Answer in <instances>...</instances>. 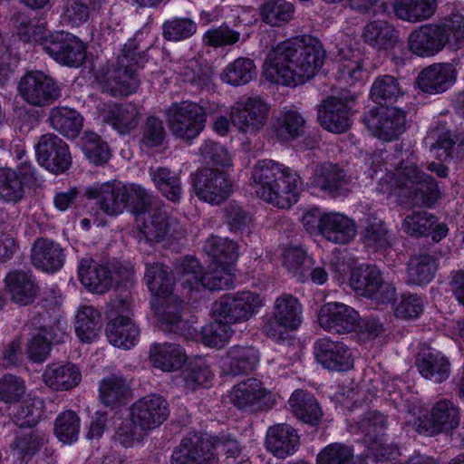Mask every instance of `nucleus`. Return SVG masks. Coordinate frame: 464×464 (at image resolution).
<instances>
[{
	"label": "nucleus",
	"instance_id": "nucleus-1",
	"mask_svg": "<svg viewBox=\"0 0 464 464\" xmlns=\"http://www.w3.org/2000/svg\"><path fill=\"white\" fill-rule=\"evenodd\" d=\"M319 40L310 34L278 44L266 60L267 73L284 85H297L313 79L317 73Z\"/></svg>",
	"mask_w": 464,
	"mask_h": 464
},
{
	"label": "nucleus",
	"instance_id": "nucleus-2",
	"mask_svg": "<svg viewBox=\"0 0 464 464\" xmlns=\"http://www.w3.org/2000/svg\"><path fill=\"white\" fill-rule=\"evenodd\" d=\"M385 176L377 187L378 192L394 198L401 205L411 207L424 205L437 197L438 187L434 179L422 173L412 159L401 161L399 168L385 162Z\"/></svg>",
	"mask_w": 464,
	"mask_h": 464
},
{
	"label": "nucleus",
	"instance_id": "nucleus-3",
	"mask_svg": "<svg viewBox=\"0 0 464 464\" xmlns=\"http://www.w3.org/2000/svg\"><path fill=\"white\" fill-rule=\"evenodd\" d=\"M252 179L259 198L279 208L287 209L299 198L298 176L290 168L272 160L257 162Z\"/></svg>",
	"mask_w": 464,
	"mask_h": 464
},
{
	"label": "nucleus",
	"instance_id": "nucleus-4",
	"mask_svg": "<svg viewBox=\"0 0 464 464\" xmlns=\"http://www.w3.org/2000/svg\"><path fill=\"white\" fill-rule=\"evenodd\" d=\"M143 60L136 41L129 40L115 63L102 75L103 92L114 97L127 96L134 92L140 83L137 70Z\"/></svg>",
	"mask_w": 464,
	"mask_h": 464
},
{
	"label": "nucleus",
	"instance_id": "nucleus-5",
	"mask_svg": "<svg viewBox=\"0 0 464 464\" xmlns=\"http://www.w3.org/2000/svg\"><path fill=\"white\" fill-rule=\"evenodd\" d=\"M166 116L172 135L188 143L199 136L207 122L206 109L190 101L172 103L167 109Z\"/></svg>",
	"mask_w": 464,
	"mask_h": 464
},
{
	"label": "nucleus",
	"instance_id": "nucleus-6",
	"mask_svg": "<svg viewBox=\"0 0 464 464\" xmlns=\"http://www.w3.org/2000/svg\"><path fill=\"white\" fill-rule=\"evenodd\" d=\"M78 275L81 283L97 294H104L113 286L131 283L129 270L122 266L99 264L90 256L81 260Z\"/></svg>",
	"mask_w": 464,
	"mask_h": 464
},
{
	"label": "nucleus",
	"instance_id": "nucleus-7",
	"mask_svg": "<svg viewBox=\"0 0 464 464\" xmlns=\"http://www.w3.org/2000/svg\"><path fill=\"white\" fill-rule=\"evenodd\" d=\"M349 285L357 295L371 298L378 303L394 300L395 287L383 280L382 272L372 265L361 264L351 271Z\"/></svg>",
	"mask_w": 464,
	"mask_h": 464
},
{
	"label": "nucleus",
	"instance_id": "nucleus-8",
	"mask_svg": "<svg viewBox=\"0 0 464 464\" xmlns=\"http://www.w3.org/2000/svg\"><path fill=\"white\" fill-rule=\"evenodd\" d=\"M130 303L126 298L113 300L106 312L110 322L106 334L111 344L130 349L135 344L140 331L130 316Z\"/></svg>",
	"mask_w": 464,
	"mask_h": 464
},
{
	"label": "nucleus",
	"instance_id": "nucleus-9",
	"mask_svg": "<svg viewBox=\"0 0 464 464\" xmlns=\"http://www.w3.org/2000/svg\"><path fill=\"white\" fill-rule=\"evenodd\" d=\"M190 177L196 196L212 205H220L233 192V183L224 170L203 168L192 173Z\"/></svg>",
	"mask_w": 464,
	"mask_h": 464
},
{
	"label": "nucleus",
	"instance_id": "nucleus-10",
	"mask_svg": "<svg viewBox=\"0 0 464 464\" xmlns=\"http://www.w3.org/2000/svg\"><path fill=\"white\" fill-rule=\"evenodd\" d=\"M17 90L22 99L34 107L50 106L61 97L56 81L42 71L27 72L20 79Z\"/></svg>",
	"mask_w": 464,
	"mask_h": 464
},
{
	"label": "nucleus",
	"instance_id": "nucleus-11",
	"mask_svg": "<svg viewBox=\"0 0 464 464\" xmlns=\"http://www.w3.org/2000/svg\"><path fill=\"white\" fill-rule=\"evenodd\" d=\"M38 163L58 175L70 169L72 162L68 144L53 133L44 134L35 145Z\"/></svg>",
	"mask_w": 464,
	"mask_h": 464
},
{
	"label": "nucleus",
	"instance_id": "nucleus-12",
	"mask_svg": "<svg viewBox=\"0 0 464 464\" xmlns=\"http://www.w3.org/2000/svg\"><path fill=\"white\" fill-rule=\"evenodd\" d=\"M262 305V299L257 294L244 291L221 297L215 304V314L227 323H243L249 320Z\"/></svg>",
	"mask_w": 464,
	"mask_h": 464
},
{
	"label": "nucleus",
	"instance_id": "nucleus-13",
	"mask_svg": "<svg viewBox=\"0 0 464 464\" xmlns=\"http://www.w3.org/2000/svg\"><path fill=\"white\" fill-rule=\"evenodd\" d=\"M46 53L67 66L79 67L85 60V46L76 36L57 32L46 37L42 43Z\"/></svg>",
	"mask_w": 464,
	"mask_h": 464
},
{
	"label": "nucleus",
	"instance_id": "nucleus-14",
	"mask_svg": "<svg viewBox=\"0 0 464 464\" xmlns=\"http://www.w3.org/2000/svg\"><path fill=\"white\" fill-rule=\"evenodd\" d=\"M267 103L259 96L241 98L231 110V122L241 132L252 133L266 124Z\"/></svg>",
	"mask_w": 464,
	"mask_h": 464
},
{
	"label": "nucleus",
	"instance_id": "nucleus-15",
	"mask_svg": "<svg viewBox=\"0 0 464 464\" xmlns=\"http://www.w3.org/2000/svg\"><path fill=\"white\" fill-rule=\"evenodd\" d=\"M169 415V405L159 394H150L139 399L130 407V417L142 431L160 426Z\"/></svg>",
	"mask_w": 464,
	"mask_h": 464
},
{
	"label": "nucleus",
	"instance_id": "nucleus-16",
	"mask_svg": "<svg viewBox=\"0 0 464 464\" xmlns=\"http://www.w3.org/2000/svg\"><path fill=\"white\" fill-rule=\"evenodd\" d=\"M405 113L395 107H381L364 117L369 130L380 140H392L405 130Z\"/></svg>",
	"mask_w": 464,
	"mask_h": 464
},
{
	"label": "nucleus",
	"instance_id": "nucleus-17",
	"mask_svg": "<svg viewBox=\"0 0 464 464\" xmlns=\"http://www.w3.org/2000/svg\"><path fill=\"white\" fill-rule=\"evenodd\" d=\"M415 424L419 432L430 436L453 430L459 424V410L452 401L441 399L432 406L430 412L419 417Z\"/></svg>",
	"mask_w": 464,
	"mask_h": 464
},
{
	"label": "nucleus",
	"instance_id": "nucleus-18",
	"mask_svg": "<svg viewBox=\"0 0 464 464\" xmlns=\"http://www.w3.org/2000/svg\"><path fill=\"white\" fill-rule=\"evenodd\" d=\"M301 305L291 295H283L275 302L274 318L266 326V334L277 340L285 339L282 330H295L301 323Z\"/></svg>",
	"mask_w": 464,
	"mask_h": 464
},
{
	"label": "nucleus",
	"instance_id": "nucleus-19",
	"mask_svg": "<svg viewBox=\"0 0 464 464\" xmlns=\"http://www.w3.org/2000/svg\"><path fill=\"white\" fill-rule=\"evenodd\" d=\"M230 401L238 409L257 411L272 405V395L255 378L245 380L236 385L230 392Z\"/></svg>",
	"mask_w": 464,
	"mask_h": 464
},
{
	"label": "nucleus",
	"instance_id": "nucleus-20",
	"mask_svg": "<svg viewBox=\"0 0 464 464\" xmlns=\"http://www.w3.org/2000/svg\"><path fill=\"white\" fill-rule=\"evenodd\" d=\"M162 206L136 218L139 234L149 243L163 242L174 233L173 226L177 221L169 217Z\"/></svg>",
	"mask_w": 464,
	"mask_h": 464
},
{
	"label": "nucleus",
	"instance_id": "nucleus-21",
	"mask_svg": "<svg viewBox=\"0 0 464 464\" xmlns=\"http://www.w3.org/2000/svg\"><path fill=\"white\" fill-rule=\"evenodd\" d=\"M19 171L0 168V199L5 203L16 204L25 197L24 179H35L34 169L27 161L21 163Z\"/></svg>",
	"mask_w": 464,
	"mask_h": 464
},
{
	"label": "nucleus",
	"instance_id": "nucleus-22",
	"mask_svg": "<svg viewBox=\"0 0 464 464\" xmlns=\"http://www.w3.org/2000/svg\"><path fill=\"white\" fill-rule=\"evenodd\" d=\"M408 43L411 53L418 56L430 57L444 48L447 37L440 24H428L412 31L409 35Z\"/></svg>",
	"mask_w": 464,
	"mask_h": 464
},
{
	"label": "nucleus",
	"instance_id": "nucleus-23",
	"mask_svg": "<svg viewBox=\"0 0 464 464\" xmlns=\"http://www.w3.org/2000/svg\"><path fill=\"white\" fill-rule=\"evenodd\" d=\"M84 195L97 199L101 210L109 216L121 213L127 207V187L120 182H106L97 188H88Z\"/></svg>",
	"mask_w": 464,
	"mask_h": 464
},
{
	"label": "nucleus",
	"instance_id": "nucleus-24",
	"mask_svg": "<svg viewBox=\"0 0 464 464\" xmlns=\"http://www.w3.org/2000/svg\"><path fill=\"white\" fill-rule=\"evenodd\" d=\"M358 319V313L344 304L328 303L321 307V327L328 332H351L356 327Z\"/></svg>",
	"mask_w": 464,
	"mask_h": 464
},
{
	"label": "nucleus",
	"instance_id": "nucleus-25",
	"mask_svg": "<svg viewBox=\"0 0 464 464\" xmlns=\"http://www.w3.org/2000/svg\"><path fill=\"white\" fill-rule=\"evenodd\" d=\"M401 228L411 237H431L432 240L437 242L448 233L447 226L439 223L436 217L427 211H415L406 216Z\"/></svg>",
	"mask_w": 464,
	"mask_h": 464
},
{
	"label": "nucleus",
	"instance_id": "nucleus-26",
	"mask_svg": "<svg viewBox=\"0 0 464 464\" xmlns=\"http://www.w3.org/2000/svg\"><path fill=\"white\" fill-rule=\"evenodd\" d=\"M31 260L36 268L53 273L63 267L65 254L58 243L46 237H40L33 244Z\"/></svg>",
	"mask_w": 464,
	"mask_h": 464
},
{
	"label": "nucleus",
	"instance_id": "nucleus-27",
	"mask_svg": "<svg viewBox=\"0 0 464 464\" xmlns=\"http://www.w3.org/2000/svg\"><path fill=\"white\" fill-rule=\"evenodd\" d=\"M209 443L198 434H189L175 448L171 464H210Z\"/></svg>",
	"mask_w": 464,
	"mask_h": 464
},
{
	"label": "nucleus",
	"instance_id": "nucleus-28",
	"mask_svg": "<svg viewBox=\"0 0 464 464\" xmlns=\"http://www.w3.org/2000/svg\"><path fill=\"white\" fill-rule=\"evenodd\" d=\"M456 80V72L450 64L435 63L423 69L417 79L419 88L436 94L447 91Z\"/></svg>",
	"mask_w": 464,
	"mask_h": 464
},
{
	"label": "nucleus",
	"instance_id": "nucleus-29",
	"mask_svg": "<svg viewBox=\"0 0 464 464\" xmlns=\"http://www.w3.org/2000/svg\"><path fill=\"white\" fill-rule=\"evenodd\" d=\"M266 446L274 456L285 459L297 450L299 436L290 425L276 424L267 430Z\"/></svg>",
	"mask_w": 464,
	"mask_h": 464
},
{
	"label": "nucleus",
	"instance_id": "nucleus-30",
	"mask_svg": "<svg viewBox=\"0 0 464 464\" xmlns=\"http://www.w3.org/2000/svg\"><path fill=\"white\" fill-rule=\"evenodd\" d=\"M355 233V225L347 217L339 213L321 215V235L327 240L346 244L354 237Z\"/></svg>",
	"mask_w": 464,
	"mask_h": 464
},
{
	"label": "nucleus",
	"instance_id": "nucleus-31",
	"mask_svg": "<svg viewBox=\"0 0 464 464\" xmlns=\"http://www.w3.org/2000/svg\"><path fill=\"white\" fill-rule=\"evenodd\" d=\"M140 120V110L133 102L114 103L104 114V121L121 134L130 133L137 128Z\"/></svg>",
	"mask_w": 464,
	"mask_h": 464
},
{
	"label": "nucleus",
	"instance_id": "nucleus-32",
	"mask_svg": "<svg viewBox=\"0 0 464 464\" xmlns=\"http://www.w3.org/2000/svg\"><path fill=\"white\" fill-rule=\"evenodd\" d=\"M352 101L330 97L324 102L321 125L334 133L345 131L349 126V111Z\"/></svg>",
	"mask_w": 464,
	"mask_h": 464
},
{
	"label": "nucleus",
	"instance_id": "nucleus-33",
	"mask_svg": "<svg viewBox=\"0 0 464 464\" xmlns=\"http://www.w3.org/2000/svg\"><path fill=\"white\" fill-rule=\"evenodd\" d=\"M362 39L378 51L390 50L399 42V32L388 22L374 20L363 27Z\"/></svg>",
	"mask_w": 464,
	"mask_h": 464
},
{
	"label": "nucleus",
	"instance_id": "nucleus-34",
	"mask_svg": "<svg viewBox=\"0 0 464 464\" xmlns=\"http://www.w3.org/2000/svg\"><path fill=\"white\" fill-rule=\"evenodd\" d=\"M48 121L54 130L67 139L76 138L83 126V117L80 112L66 106L52 108Z\"/></svg>",
	"mask_w": 464,
	"mask_h": 464
},
{
	"label": "nucleus",
	"instance_id": "nucleus-35",
	"mask_svg": "<svg viewBox=\"0 0 464 464\" xmlns=\"http://www.w3.org/2000/svg\"><path fill=\"white\" fill-rule=\"evenodd\" d=\"M150 360L154 367L171 372L182 367L187 361V355L179 344L153 343L150 348Z\"/></svg>",
	"mask_w": 464,
	"mask_h": 464
},
{
	"label": "nucleus",
	"instance_id": "nucleus-36",
	"mask_svg": "<svg viewBox=\"0 0 464 464\" xmlns=\"http://www.w3.org/2000/svg\"><path fill=\"white\" fill-rule=\"evenodd\" d=\"M258 360V353L252 346H234L224 359L223 370L232 376L246 374L256 368Z\"/></svg>",
	"mask_w": 464,
	"mask_h": 464
},
{
	"label": "nucleus",
	"instance_id": "nucleus-37",
	"mask_svg": "<svg viewBox=\"0 0 464 464\" xmlns=\"http://www.w3.org/2000/svg\"><path fill=\"white\" fill-rule=\"evenodd\" d=\"M203 250L212 258V265L222 269H230L238 257L237 243L217 236L206 240Z\"/></svg>",
	"mask_w": 464,
	"mask_h": 464
},
{
	"label": "nucleus",
	"instance_id": "nucleus-38",
	"mask_svg": "<svg viewBox=\"0 0 464 464\" xmlns=\"http://www.w3.org/2000/svg\"><path fill=\"white\" fill-rule=\"evenodd\" d=\"M417 367L425 379L436 383L446 381L450 374V363L440 352H422L417 359Z\"/></svg>",
	"mask_w": 464,
	"mask_h": 464
},
{
	"label": "nucleus",
	"instance_id": "nucleus-39",
	"mask_svg": "<svg viewBox=\"0 0 464 464\" xmlns=\"http://www.w3.org/2000/svg\"><path fill=\"white\" fill-rule=\"evenodd\" d=\"M437 268V260L433 255L426 251L420 252L408 262L407 281L414 285H427L434 278Z\"/></svg>",
	"mask_w": 464,
	"mask_h": 464
},
{
	"label": "nucleus",
	"instance_id": "nucleus-40",
	"mask_svg": "<svg viewBox=\"0 0 464 464\" xmlns=\"http://www.w3.org/2000/svg\"><path fill=\"white\" fill-rule=\"evenodd\" d=\"M283 265L302 282H305L308 277L314 283L319 281L318 268L313 267L314 261L297 246L288 247L284 251Z\"/></svg>",
	"mask_w": 464,
	"mask_h": 464
},
{
	"label": "nucleus",
	"instance_id": "nucleus-41",
	"mask_svg": "<svg viewBox=\"0 0 464 464\" xmlns=\"http://www.w3.org/2000/svg\"><path fill=\"white\" fill-rule=\"evenodd\" d=\"M79 369L72 363H53L46 367L43 378L47 386L53 390H70L81 381Z\"/></svg>",
	"mask_w": 464,
	"mask_h": 464
},
{
	"label": "nucleus",
	"instance_id": "nucleus-42",
	"mask_svg": "<svg viewBox=\"0 0 464 464\" xmlns=\"http://www.w3.org/2000/svg\"><path fill=\"white\" fill-rule=\"evenodd\" d=\"M144 280L149 290L158 298L172 294L175 278L172 270L162 263L147 265Z\"/></svg>",
	"mask_w": 464,
	"mask_h": 464
},
{
	"label": "nucleus",
	"instance_id": "nucleus-43",
	"mask_svg": "<svg viewBox=\"0 0 464 464\" xmlns=\"http://www.w3.org/2000/svg\"><path fill=\"white\" fill-rule=\"evenodd\" d=\"M437 8L436 0H395L393 11L395 15L411 23L430 19Z\"/></svg>",
	"mask_w": 464,
	"mask_h": 464
},
{
	"label": "nucleus",
	"instance_id": "nucleus-44",
	"mask_svg": "<svg viewBox=\"0 0 464 464\" xmlns=\"http://www.w3.org/2000/svg\"><path fill=\"white\" fill-rule=\"evenodd\" d=\"M5 281L13 301L24 305L34 302L38 286L31 274L14 271L6 276Z\"/></svg>",
	"mask_w": 464,
	"mask_h": 464
},
{
	"label": "nucleus",
	"instance_id": "nucleus-45",
	"mask_svg": "<svg viewBox=\"0 0 464 464\" xmlns=\"http://www.w3.org/2000/svg\"><path fill=\"white\" fill-rule=\"evenodd\" d=\"M321 364L329 370L345 371L352 367L351 353L343 343L321 338Z\"/></svg>",
	"mask_w": 464,
	"mask_h": 464
},
{
	"label": "nucleus",
	"instance_id": "nucleus-46",
	"mask_svg": "<svg viewBox=\"0 0 464 464\" xmlns=\"http://www.w3.org/2000/svg\"><path fill=\"white\" fill-rule=\"evenodd\" d=\"M160 303L162 311L160 320V327L164 332L176 334H183L188 328L187 322L181 318V310L183 304L178 297L172 294L166 297H161Z\"/></svg>",
	"mask_w": 464,
	"mask_h": 464
},
{
	"label": "nucleus",
	"instance_id": "nucleus-47",
	"mask_svg": "<svg viewBox=\"0 0 464 464\" xmlns=\"http://www.w3.org/2000/svg\"><path fill=\"white\" fill-rule=\"evenodd\" d=\"M150 175L157 189L168 200L177 203L182 196V186L179 173L165 167L150 168Z\"/></svg>",
	"mask_w": 464,
	"mask_h": 464
},
{
	"label": "nucleus",
	"instance_id": "nucleus-48",
	"mask_svg": "<svg viewBox=\"0 0 464 464\" xmlns=\"http://www.w3.org/2000/svg\"><path fill=\"white\" fill-rule=\"evenodd\" d=\"M336 62L338 78L349 85H353L363 77L362 54L358 50H341Z\"/></svg>",
	"mask_w": 464,
	"mask_h": 464
},
{
	"label": "nucleus",
	"instance_id": "nucleus-49",
	"mask_svg": "<svg viewBox=\"0 0 464 464\" xmlns=\"http://www.w3.org/2000/svg\"><path fill=\"white\" fill-rule=\"evenodd\" d=\"M75 333L82 342L94 340L102 326L101 313L92 305H82L75 316Z\"/></svg>",
	"mask_w": 464,
	"mask_h": 464
},
{
	"label": "nucleus",
	"instance_id": "nucleus-50",
	"mask_svg": "<svg viewBox=\"0 0 464 464\" xmlns=\"http://www.w3.org/2000/svg\"><path fill=\"white\" fill-rule=\"evenodd\" d=\"M293 413L303 422L316 426L319 422L318 402L315 397L304 390H296L288 401Z\"/></svg>",
	"mask_w": 464,
	"mask_h": 464
},
{
	"label": "nucleus",
	"instance_id": "nucleus-51",
	"mask_svg": "<svg viewBox=\"0 0 464 464\" xmlns=\"http://www.w3.org/2000/svg\"><path fill=\"white\" fill-rule=\"evenodd\" d=\"M100 401L105 406H116L124 403L131 396L128 382L120 376L111 375L100 383Z\"/></svg>",
	"mask_w": 464,
	"mask_h": 464
},
{
	"label": "nucleus",
	"instance_id": "nucleus-52",
	"mask_svg": "<svg viewBox=\"0 0 464 464\" xmlns=\"http://www.w3.org/2000/svg\"><path fill=\"white\" fill-rule=\"evenodd\" d=\"M47 440V435L44 431L34 430L17 434L10 448L19 459H24L35 455Z\"/></svg>",
	"mask_w": 464,
	"mask_h": 464
},
{
	"label": "nucleus",
	"instance_id": "nucleus-53",
	"mask_svg": "<svg viewBox=\"0 0 464 464\" xmlns=\"http://www.w3.org/2000/svg\"><path fill=\"white\" fill-rule=\"evenodd\" d=\"M403 93L398 80L392 75L377 77L371 88L372 101L382 105L396 102Z\"/></svg>",
	"mask_w": 464,
	"mask_h": 464
},
{
	"label": "nucleus",
	"instance_id": "nucleus-54",
	"mask_svg": "<svg viewBox=\"0 0 464 464\" xmlns=\"http://www.w3.org/2000/svg\"><path fill=\"white\" fill-rule=\"evenodd\" d=\"M260 13L265 23L280 26L293 18L295 7L285 0H269L262 5Z\"/></svg>",
	"mask_w": 464,
	"mask_h": 464
},
{
	"label": "nucleus",
	"instance_id": "nucleus-55",
	"mask_svg": "<svg viewBox=\"0 0 464 464\" xmlns=\"http://www.w3.org/2000/svg\"><path fill=\"white\" fill-rule=\"evenodd\" d=\"M256 65L249 58H237L223 72V79L235 86L248 83L256 75Z\"/></svg>",
	"mask_w": 464,
	"mask_h": 464
},
{
	"label": "nucleus",
	"instance_id": "nucleus-56",
	"mask_svg": "<svg viewBox=\"0 0 464 464\" xmlns=\"http://www.w3.org/2000/svg\"><path fill=\"white\" fill-rule=\"evenodd\" d=\"M81 146L87 159L96 166L107 163L111 158L107 143L94 132H85L81 139Z\"/></svg>",
	"mask_w": 464,
	"mask_h": 464
},
{
	"label": "nucleus",
	"instance_id": "nucleus-57",
	"mask_svg": "<svg viewBox=\"0 0 464 464\" xmlns=\"http://www.w3.org/2000/svg\"><path fill=\"white\" fill-rule=\"evenodd\" d=\"M54 434L64 444L76 441L80 431V418L72 411L60 413L54 422Z\"/></svg>",
	"mask_w": 464,
	"mask_h": 464
},
{
	"label": "nucleus",
	"instance_id": "nucleus-58",
	"mask_svg": "<svg viewBox=\"0 0 464 464\" xmlns=\"http://www.w3.org/2000/svg\"><path fill=\"white\" fill-rule=\"evenodd\" d=\"M198 25L190 18L175 17L162 24V35L167 41L179 42L190 38L197 32Z\"/></svg>",
	"mask_w": 464,
	"mask_h": 464
},
{
	"label": "nucleus",
	"instance_id": "nucleus-59",
	"mask_svg": "<svg viewBox=\"0 0 464 464\" xmlns=\"http://www.w3.org/2000/svg\"><path fill=\"white\" fill-rule=\"evenodd\" d=\"M321 189L336 197L350 190V183L344 171L336 165L324 166L321 173Z\"/></svg>",
	"mask_w": 464,
	"mask_h": 464
},
{
	"label": "nucleus",
	"instance_id": "nucleus-60",
	"mask_svg": "<svg viewBox=\"0 0 464 464\" xmlns=\"http://www.w3.org/2000/svg\"><path fill=\"white\" fill-rule=\"evenodd\" d=\"M127 206L131 208V212L139 218L153 208H159L163 205L160 201L156 200L154 197L144 188L139 185H131L127 187Z\"/></svg>",
	"mask_w": 464,
	"mask_h": 464
},
{
	"label": "nucleus",
	"instance_id": "nucleus-61",
	"mask_svg": "<svg viewBox=\"0 0 464 464\" xmlns=\"http://www.w3.org/2000/svg\"><path fill=\"white\" fill-rule=\"evenodd\" d=\"M41 319L42 316L37 315L32 320L31 324L36 332L33 334L27 351L29 358L36 362H42L47 358L51 346L48 337L43 334V333H46L47 329L45 326H42Z\"/></svg>",
	"mask_w": 464,
	"mask_h": 464
},
{
	"label": "nucleus",
	"instance_id": "nucleus-62",
	"mask_svg": "<svg viewBox=\"0 0 464 464\" xmlns=\"http://www.w3.org/2000/svg\"><path fill=\"white\" fill-rule=\"evenodd\" d=\"M304 125V120L297 111H288L276 120L274 128L279 139L290 140L302 134Z\"/></svg>",
	"mask_w": 464,
	"mask_h": 464
},
{
	"label": "nucleus",
	"instance_id": "nucleus-63",
	"mask_svg": "<svg viewBox=\"0 0 464 464\" xmlns=\"http://www.w3.org/2000/svg\"><path fill=\"white\" fill-rule=\"evenodd\" d=\"M26 392L24 381L13 374H5L0 379V401L14 404L19 402Z\"/></svg>",
	"mask_w": 464,
	"mask_h": 464
},
{
	"label": "nucleus",
	"instance_id": "nucleus-64",
	"mask_svg": "<svg viewBox=\"0 0 464 464\" xmlns=\"http://www.w3.org/2000/svg\"><path fill=\"white\" fill-rule=\"evenodd\" d=\"M440 29L447 37V44L455 48L464 44V15L452 14L439 23Z\"/></svg>",
	"mask_w": 464,
	"mask_h": 464
}]
</instances>
